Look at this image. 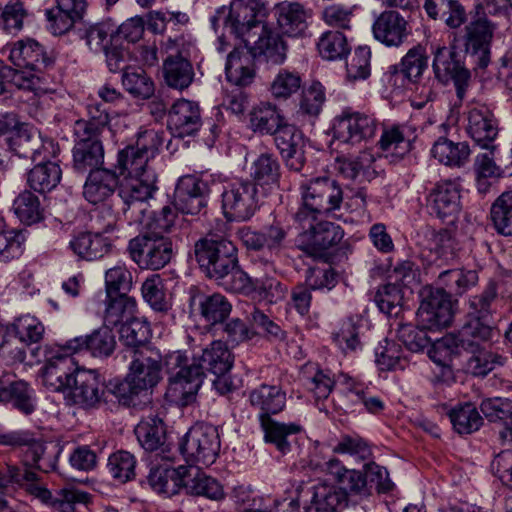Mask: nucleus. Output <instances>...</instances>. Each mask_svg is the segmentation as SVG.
Instances as JSON below:
<instances>
[{"label": "nucleus", "instance_id": "1", "mask_svg": "<svg viewBox=\"0 0 512 512\" xmlns=\"http://www.w3.org/2000/svg\"><path fill=\"white\" fill-rule=\"evenodd\" d=\"M234 356L227 344L221 340L212 341L194 356L191 363L181 351H174L165 357V367L169 375L167 395L175 402L186 406L195 400L202 385L205 371L215 376H224L232 368Z\"/></svg>", "mask_w": 512, "mask_h": 512}, {"label": "nucleus", "instance_id": "2", "mask_svg": "<svg viewBox=\"0 0 512 512\" xmlns=\"http://www.w3.org/2000/svg\"><path fill=\"white\" fill-rule=\"evenodd\" d=\"M194 256L205 275L226 291L249 288L248 274L238 262L237 248L227 238L208 235L195 242Z\"/></svg>", "mask_w": 512, "mask_h": 512}, {"label": "nucleus", "instance_id": "3", "mask_svg": "<svg viewBox=\"0 0 512 512\" xmlns=\"http://www.w3.org/2000/svg\"><path fill=\"white\" fill-rule=\"evenodd\" d=\"M250 126L256 133L274 135L286 167L295 172L301 171L306 160L302 134L286 122L275 105L262 102L254 107L250 112Z\"/></svg>", "mask_w": 512, "mask_h": 512}, {"label": "nucleus", "instance_id": "4", "mask_svg": "<svg viewBox=\"0 0 512 512\" xmlns=\"http://www.w3.org/2000/svg\"><path fill=\"white\" fill-rule=\"evenodd\" d=\"M299 193L301 206L294 215L299 224L315 221L318 216L340 210L344 200L341 186L327 176L303 180L299 185Z\"/></svg>", "mask_w": 512, "mask_h": 512}, {"label": "nucleus", "instance_id": "5", "mask_svg": "<svg viewBox=\"0 0 512 512\" xmlns=\"http://www.w3.org/2000/svg\"><path fill=\"white\" fill-rule=\"evenodd\" d=\"M287 52L288 44L284 37L265 25L254 38H245L244 45L234 46L226 56V64L242 60L279 64L286 60Z\"/></svg>", "mask_w": 512, "mask_h": 512}, {"label": "nucleus", "instance_id": "6", "mask_svg": "<svg viewBox=\"0 0 512 512\" xmlns=\"http://www.w3.org/2000/svg\"><path fill=\"white\" fill-rule=\"evenodd\" d=\"M106 127L107 117L104 114L100 115L96 122H75L73 168L77 172L95 171L103 164L104 148L100 136Z\"/></svg>", "mask_w": 512, "mask_h": 512}, {"label": "nucleus", "instance_id": "7", "mask_svg": "<svg viewBox=\"0 0 512 512\" xmlns=\"http://www.w3.org/2000/svg\"><path fill=\"white\" fill-rule=\"evenodd\" d=\"M265 8L259 0H233L228 12L222 7L211 17V24L217 30V23L224 20L226 28L237 38H254L256 32L263 29Z\"/></svg>", "mask_w": 512, "mask_h": 512}, {"label": "nucleus", "instance_id": "8", "mask_svg": "<svg viewBox=\"0 0 512 512\" xmlns=\"http://www.w3.org/2000/svg\"><path fill=\"white\" fill-rule=\"evenodd\" d=\"M157 177L154 171L142 176L125 177L119 186L118 195L123 201V214L129 223L144 224L148 210L147 201L157 190Z\"/></svg>", "mask_w": 512, "mask_h": 512}, {"label": "nucleus", "instance_id": "9", "mask_svg": "<svg viewBox=\"0 0 512 512\" xmlns=\"http://www.w3.org/2000/svg\"><path fill=\"white\" fill-rule=\"evenodd\" d=\"M178 451L190 466L213 464L220 451L217 429L211 425L193 426L179 442Z\"/></svg>", "mask_w": 512, "mask_h": 512}, {"label": "nucleus", "instance_id": "10", "mask_svg": "<svg viewBox=\"0 0 512 512\" xmlns=\"http://www.w3.org/2000/svg\"><path fill=\"white\" fill-rule=\"evenodd\" d=\"M127 250L141 269H161L170 262L173 255L171 240L157 231H147L132 238Z\"/></svg>", "mask_w": 512, "mask_h": 512}, {"label": "nucleus", "instance_id": "11", "mask_svg": "<svg viewBox=\"0 0 512 512\" xmlns=\"http://www.w3.org/2000/svg\"><path fill=\"white\" fill-rule=\"evenodd\" d=\"M222 209L229 221H248L260 207L256 183L235 180L223 186Z\"/></svg>", "mask_w": 512, "mask_h": 512}, {"label": "nucleus", "instance_id": "12", "mask_svg": "<svg viewBox=\"0 0 512 512\" xmlns=\"http://www.w3.org/2000/svg\"><path fill=\"white\" fill-rule=\"evenodd\" d=\"M304 229L298 235V247L307 255L316 259L329 257V250L337 246L344 237L343 229L329 221H314L300 224Z\"/></svg>", "mask_w": 512, "mask_h": 512}, {"label": "nucleus", "instance_id": "13", "mask_svg": "<svg viewBox=\"0 0 512 512\" xmlns=\"http://www.w3.org/2000/svg\"><path fill=\"white\" fill-rule=\"evenodd\" d=\"M376 120L367 114L345 109L333 124V137L341 143L356 145L374 137Z\"/></svg>", "mask_w": 512, "mask_h": 512}, {"label": "nucleus", "instance_id": "14", "mask_svg": "<svg viewBox=\"0 0 512 512\" xmlns=\"http://www.w3.org/2000/svg\"><path fill=\"white\" fill-rule=\"evenodd\" d=\"M453 318L452 301L444 289H431L423 298L418 311V325L439 330L450 325Z\"/></svg>", "mask_w": 512, "mask_h": 512}, {"label": "nucleus", "instance_id": "15", "mask_svg": "<svg viewBox=\"0 0 512 512\" xmlns=\"http://www.w3.org/2000/svg\"><path fill=\"white\" fill-rule=\"evenodd\" d=\"M243 245L254 251L266 250L270 256L279 255L285 247L288 235V227L281 221L274 220L261 231L251 227L240 228L237 232Z\"/></svg>", "mask_w": 512, "mask_h": 512}, {"label": "nucleus", "instance_id": "16", "mask_svg": "<svg viewBox=\"0 0 512 512\" xmlns=\"http://www.w3.org/2000/svg\"><path fill=\"white\" fill-rule=\"evenodd\" d=\"M70 391L73 403L86 410L98 409L107 402L106 388L95 370L79 369Z\"/></svg>", "mask_w": 512, "mask_h": 512}, {"label": "nucleus", "instance_id": "17", "mask_svg": "<svg viewBox=\"0 0 512 512\" xmlns=\"http://www.w3.org/2000/svg\"><path fill=\"white\" fill-rule=\"evenodd\" d=\"M210 192L207 181L194 175L183 176L175 189V207L182 214L198 215L206 208Z\"/></svg>", "mask_w": 512, "mask_h": 512}, {"label": "nucleus", "instance_id": "18", "mask_svg": "<svg viewBox=\"0 0 512 512\" xmlns=\"http://www.w3.org/2000/svg\"><path fill=\"white\" fill-rule=\"evenodd\" d=\"M189 307L193 315L200 316L210 325L223 323L232 310L231 303L224 295L207 294L196 286L189 289Z\"/></svg>", "mask_w": 512, "mask_h": 512}, {"label": "nucleus", "instance_id": "19", "mask_svg": "<svg viewBox=\"0 0 512 512\" xmlns=\"http://www.w3.org/2000/svg\"><path fill=\"white\" fill-rule=\"evenodd\" d=\"M11 145L16 155L29 158L33 162L56 157L59 148L51 139H43L32 129L19 128L11 138Z\"/></svg>", "mask_w": 512, "mask_h": 512}, {"label": "nucleus", "instance_id": "20", "mask_svg": "<svg viewBox=\"0 0 512 512\" xmlns=\"http://www.w3.org/2000/svg\"><path fill=\"white\" fill-rule=\"evenodd\" d=\"M129 373L132 383L140 387L143 391L153 388L161 378V359L162 356L156 349H146L140 354L128 357Z\"/></svg>", "mask_w": 512, "mask_h": 512}, {"label": "nucleus", "instance_id": "21", "mask_svg": "<svg viewBox=\"0 0 512 512\" xmlns=\"http://www.w3.org/2000/svg\"><path fill=\"white\" fill-rule=\"evenodd\" d=\"M467 41L465 44L468 62L472 64H489L490 45L493 38L494 26L487 18L472 21L466 27Z\"/></svg>", "mask_w": 512, "mask_h": 512}, {"label": "nucleus", "instance_id": "22", "mask_svg": "<svg viewBox=\"0 0 512 512\" xmlns=\"http://www.w3.org/2000/svg\"><path fill=\"white\" fill-rule=\"evenodd\" d=\"M303 504L309 512H338L347 507V493L336 486L320 483L306 487L303 491Z\"/></svg>", "mask_w": 512, "mask_h": 512}, {"label": "nucleus", "instance_id": "23", "mask_svg": "<svg viewBox=\"0 0 512 512\" xmlns=\"http://www.w3.org/2000/svg\"><path fill=\"white\" fill-rule=\"evenodd\" d=\"M135 435L146 451H157L164 460L172 461L174 459V454L167 444L166 429L162 419L147 417L141 420L135 427Z\"/></svg>", "mask_w": 512, "mask_h": 512}, {"label": "nucleus", "instance_id": "24", "mask_svg": "<svg viewBox=\"0 0 512 512\" xmlns=\"http://www.w3.org/2000/svg\"><path fill=\"white\" fill-rule=\"evenodd\" d=\"M202 125L198 103L179 99L168 112L167 126L177 137L190 136L196 133Z\"/></svg>", "mask_w": 512, "mask_h": 512}, {"label": "nucleus", "instance_id": "25", "mask_svg": "<svg viewBox=\"0 0 512 512\" xmlns=\"http://www.w3.org/2000/svg\"><path fill=\"white\" fill-rule=\"evenodd\" d=\"M48 78L36 66H0V94L5 90L6 84H12L18 89L33 91L34 93L47 92Z\"/></svg>", "mask_w": 512, "mask_h": 512}, {"label": "nucleus", "instance_id": "26", "mask_svg": "<svg viewBox=\"0 0 512 512\" xmlns=\"http://www.w3.org/2000/svg\"><path fill=\"white\" fill-rule=\"evenodd\" d=\"M115 347V335L112 329L105 324L94 330L90 335L75 337L64 345L67 354H73L86 349L92 356L99 358L110 356L114 352Z\"/></svg>", "mask_w": 512, "mask_h": 512}, {"label": "nucleus", "instance_id": "27", "mask_svg": "<svg viewBox=\"0 0 512 512\" xmlns=\"http://www.w3.org/2000/svg\"><path fill=\"white\" fill-rule=\"evenodd\" d=\"M79 369V367L75 366L74 360L70 356H54L43 367V383L54 392L70 390Z\"/></svg>", "mask_w": 512, "mask_h": 512}, {"label": "nucleus", "instance_id": "28", "mask_svg": "<svg viewBox=\"0 0 512 512\" xmlns=\"http://www.w3.org/2000/svg\"><path fill=\"white\" fill-rule=\"evenodd\" d=\"M428 205L431 213L443 220L451 218L450 221L452 222L460 212L458 185L451 180L437 183L429 193Z\"/></svg>", "mask_w": 512, "mask_h": 512}, {"label": "nucleus", "instance_id": "29", "mask_svg": "<svg viewBox=\"0 0 512 512\" xmlns=\"http://www.w3.org/2000/svg\"><path fill=\"white\" fill-rule=\"evenodd\" d=\"M467 132L482 148L493 149L498 128L493 114L485 106L473 107L468 112Z\"/></svg>", "mask_w": 512, "mask_h": 512}, {"label": "nucleus", "instance_id": "30", "mask_svg": "<svg viewBox=\"0 0 512 512\" xmlns=\"http://www.w3.org/2000/svg\"><path fill=\"white\" fill-rule=\"evenodd\" d=\"M150 326L140 318L135 317L130 321L123 323L119 330V340L125 347L123 357L128 358L146 349H153L149 343Z\"/></svg>", "mask_w": 512, "mask_h": 512}, {"label": "nucleus", "instance_id": "31", "mask_svg": "<svg viewBox=\"0 0 512 512\" xmlns=\"http://www.w3.org/2000/svg\"><path fill=\"white\" fill-rule=\"evenodd\" d=\"M0 403L10 404L24 415L32 414L37 405L34 389L24 380H16L9 383L1 381Z\"/></svg>", "mask_w": 512, "mask_h": 512}, {"label": "nucleus", "instance_id": "32", "mask_svg": "<svg viewBox=\"0 0 512 512\" xmlns=\"http://www.w3.org/2000/svg\"><path fill=\"white\" fill-rule=\"evenodd\" d=\"M406 20L396 11L382 12L373 24L374 37L387 46H398L403 42L407 31Z\"/></svg>", "mask_w": 512, "mask_h": 512}, {"label": "nucleus", "instance_id": "33", "mask_svg": "<svg viewBox=\"0 0 512 512\" xmlns=\"http://www.w3.org/2000/svg\"><path fill=\"white\" fill-rule=\"evenodd\" d=\"M251 405L260 411L259 421L281 412L286 405V393L276 385L262 384L250 392Z\"/></svg>", "mask_w": 512, "mask_h": 512}, {"label": "nucleus", "instance_id": "34", "mask_svg": "<svg viewBox=\"0 0 512 512\" xmlns=\"http://www.w3.org/2000/svg\"><path fill=\"white\" fill-rule=\"evenodd\" d=\"M491 336V326L479 318L472 317L455 335L454 344L466 352H476L486 347Z\"/></svg>", "mask_w": 512, "mask_h": 512}, {"label": "nucleus", "instance_id": "35", "mask_svg": "<svg viewBox=\"0 0 512 512\" xmlns=\"http://www.w3.org/2000/svg\"><path fill=\"white\" fill-rule=\"evenodd\" d=\"M118 186L117 175L107 169L91 171L83 187L84 198L98 204L110 197Z\"/></svg>", "mask_w": 512, "mask_h": 512}, {"label": "nucleus", "instance_id": "36", "mask_svg": "<svg viewBox=\"0 0 512 512\" xmlns=\"http://www.w3.org/2000/svg\"><path fill=\"white\" fill-rule=\"evenodd\" d=\"M184 490L193 496H203L213 501L225 498L222 484L215 478L200 472L199 469L184 471Z\"/></svg>", "mask_w": 512, "mask_h": 512}, {"label": "nucleus", "instance_id": "37", "mask_svg": "<svg viewBox=\"0 0 512 512\" xmlns=\"http://www.w3.org/2000/svg\"><path fill=\"white\" fill-rule=\"evenodd\" d=\"M479 281L478 272L472 269H448L442 271L437 278L439 289H444L448 297H459L465 294Z\"/></svg>", "mask_w": 512, "mask_h": 512}, {"label": "nucleus", "instance_id": "38", "mask_svg": "<svg viewBox=\"0 0 512 512\" xmlns=\"http://www.w3.org/2000/svg\"><path fill=\"white\" fill-rule=\"evenodd\" d=\"M69 247L80 259L93 261L106 255L111 244L99 233L80 232L70 240Z\"/></svg>", "mask_w": 512, "mask_h": 512}, {"label": "nucleus", "instance_id": "39", "mask_svg": "<svg viewBox=\"0 0 512 512\" xmlns=\"http://www.w3.org/2000/svg\"><path fill=\"white\" fill-rule=\"evenodd\" d=\"M264 433V441L272 444L282 455L291 451L289 437L301 431V427L295 423H282L272 418H264L260 421Z\"/></svg>", "mask_w": 512, "mask_h": 512}, {"label": "nucleus", "instance_id": "40", "mask_svg": "<svg viewBox=\"0 0 512 512\" xmlns=\"http://www.w3.org/2000/svg\"><path fill=\"white\" fill-rule=\"evenodd\" d=\"M13 64H51L59 60L58 52L50 50L47 52L39 43L34 40L18 41L11 48L8 56Z\"/></svg>", "mask_w": 512, "mask_h": 512}, {"label": "nucleus", "instance_id": "41", "mask_svg": "<svg viewBox=\"0 0 512 512\" xmlns=\"http://www.w3.org/2000/svg\"><path fill=\"white\" fill-rule=\"evenodd\" d=\"M37 162L28 172L27 183L36 192H50L60 183L62 170L57 163L52 162L50 159Z\"/></svg>", "mask_w": 512, "mask_h": 512}, {"label": "nucleus", "instance_id": "42", "mask_svg": "<svg viewBox=\"0 0 512 512\" xmlns=\"http://www.w3.org/2000/svg\"><path fill=\"white\" fill-rule=\"evenodd\" d=\"M431 154L443 165L461 167L468 161L470 148L465 142H453L445 137H440L433 144Z\"/></svg>", "mask_w": 512, "mask_h": 512}, {"label": "nucleus", "instance_id": "43", "mask_svg": "<svg viewBox=\"0 0 512 512\" xmlns=\"http://www.w3.org/2000/svg\"><path fill=\"white\" fill-rule=\"evenodd\" d=\"M150 158L137 146L128 145L118 152L117 168L125 177L142 176L148 171H154L149 167Z\"/></svg>", "mask_w": 512, "mask_h": 512}, {"label": "nucleus", "instance_id": "44", "mask_svg": "<svg viewBox=\"0 0 512 512\" xmlns=\"http://www.w3.org/2000/svg\"><path fill=\"white\" fill-rule=\"evenodd\" d=\"M276 13L278 25L283 33L296 36L305 29V12L299 3H279L276 6Z\"/></svg>", "mask_w": 512, "mask_h": 512}, {"label": "nucleus", "instance_id": "45", "mask_svg": "<svg viewBox=\"0 0 512 512\" xmlns=\"http://www.w3.org/2000/svg\"><path fill=\"white\" fill-rule=\"evenodd\" d=\"M250 175L259 185L277 184L280 179V163L271 153L260 154L252 163Z\"/></svg>", "mask_w": 512, "mask_h": 512}, {"label": "nucleus", "instance_id": "46", "mask_svg": "<svg viewBox=\"0 0 512 512\" xmlns=\"http://www.w3.org/2000/svg\"><path fill=\"white\" fill-rule=\"evenodd\" d=\"M122 84L130 94L143 99L150 98L155 91L153 81L142 66H126Z\"/></svg>", "mask_w": 512, "mask_h": 512}, {"label": "nucleus", "instance_id": "47", "mask_svg": "<svg viewBox=\"0 0 512 512\" xmlns=\"http://www.w3.org/2000/svg\"><path fill=\"white\" fill-rule=\"evenodd\" d=\"M435 77L443 85L453 84L460 102L471 80V73L465 66H433Z\"/></svg>", "mask_w": 512, "mask_h": 512}, {"label": "nucleus", "instance_id": "48", "mask_svg": "<svg viewBox=\"0 0 512 512\" xmlns=\"http://www.w3.org/2000/svg\"><path fill=\"white\" fill-rule=\"evenodd\" d=\"M491 221L503 236H512V191L502 193L492 204Z\"/></svg>", "mask_w": 512, "mask_h": 512}, {"label": "nucleus", "instance_id": "49", "mask_svg": "<svg viewBox=\"0 0 512 512\" xmlns=\"http://www.w3.org/2000/svg\"><path fill=\"white\" fill-rule=\"evenodd\" d=\"M136 312V301L127 295H118L111 299L104 315V324L109 326H117L131 319H134Z\"/></svg>", "mask_w": 512, "mask_h": 512}, {"label": "nucleus", "instance_id": "50", "mask_svg": "<svg viewBox=\"0 0 512 512\" xmlns=\"http://www.w3.org/2000/svg\"><path fill=\"white\" fill-rule=\"evenodd\" d=\"M449 418L453 428L459 434H471L477 431L483 423L477 408L471 403L452 409Z\"/></svg>", "mask_w": 512, "mask_h": 512}, {"label": "nucleus", "instance_id": "51", "mask_svg": "<svg viewBox=\"0 0 512 512\" xmlns=\"http://www.w3.org/2000/svg\"><path fill=\"white\" fill-rule=\"evenodd\" d=\"M317 48L324 60L336 61L344 59L349 48L346 37L338 31H327L320 37Z\"/></svg>", "mask_w": 512, "mask_h": 512}, {"label": "nucleus", "instance_id": "52", "mask_svg": "<svg viewBox=\"0 0 512 512\" xmlns=\"http://www.w3.org/2000/svg\"><path fill=\"white\" fill-rule=\"evenodd\" d=\"M142 295L145 301L158 312L166 313L171 309L170 298L164 291V282L160 275L147 278L142 284Z\"/></svg>", "mask_w": 512, "mask_h": 512}, {"label": "nucleus", "instance_id": "53", "mask_svg": "<svg viewBox=\"0 0 512 512\" xmlns=\"http://www.w3.org/2000/svg\"><path fill=\"white\" fill-rule=\"evenodd\" d=\"M43 324L34 316L24 315L15 320L10 331L25 345L38 344L44 335Z\"/></svg>", "mask_w": 512, "mask_h": 512}, {"label": "nucleus", "instance_id": "54", "mask_svg": "<svg viewBox=\"0 0 512 512\" xmlns=\"http://www.w3.org/2000/svg\"><path fill=\"white\" fill-rule=\"evenodd\" d=\"M136 458L128 451L119 450L108 458L110 475L119 483H126L135 477Z\"/></svg>", "mask_w": 512, "mask_h": 512}, {"label": "nucleus", "instance_id": "55", "mask_svg": "<svg viewBox=\"0 0 512 512\" xmlns=\"http://www.w3.org/2000/svg\"><path fill=\"white\" fill-rule=\"evenodd\" d=\"M374 301L381 312L388 316H398L402 310L403 294L400 285L388 283L378 288Z\"/></svg>", "mask_w": 512, "mask_h": 512}, {"label": "nucleus", "instance_id": "56", "mask_svg": "<svg viewBox=\"0 0 512 512\" xmlns=\"http://www.w3.org/2000/svg\"><path fill=\"white\" fill-rule=\"evenodd\" d=\"M13 209L20 221L28 225L37 223L43 218L39 199L30 191H23L16 197Z\"/></svg>", "mask_w": 512, "mask_h": 512}, {"label": "nucleus", "instance_id": "57", "mask_svg": "<svg viewBox=\"0 0 512 512\" xmlns=\"http://www.w3.org/2000/svg\"><path fill=\"white\" fill-rule=\"evenodd\" d=\"M498 299V283L490 280L483 291L469 300L470 314L474 318L484 321L494 310V304Z\"/></svg>", "mask_w": 512, "mask_h": 512}, {"label": "nucleus", "instance_id": "58", "mask_svg": "<svg viewBox=\"0 0 512 512\" xmlns=\"http://www.w3.org/2000/svg\"><path fill=\"white\" fill-rule=\"evenodd\" d=\"M19 474V481H14L13 484L24 487L31 495L53 508L55 495L40 483L39 475L27 465L19 468Z\"/></svg>", "mask_w": 512, "mask_h": 512}, {"label": "nucleus", "instance_id": "59", "mask_svg": "<svg viewBox=\"0 0 512 512\" xmlns=\"http://www.w3.org/2000/svg\"><path fill=\"white\" fill-rule=\"evenodd\" d=\"M28 12L20 0H10L0 10V28L8 33H16L23 27V21Z\"/></svg>", "mask_w": 512, "mask_h": 512}, {"label": "nucleus", "instance_id": "60", "mask_svg": "<svg viewBox=\"0 0 512 512\" xmlns=\"http://www.w3.org/2000/svg\"><path fill=\"white\" fill-rule=\"evenodd\" d=\"M428 329L421 325L418 327L412 324H400L397 329L398 339L412 352H419L431 344V339L427 335Z\"/></svg>", "mask_w": 512, "mask_h": 512}, {"label": "nucleus", "instance_id": "61", "mask_svg": "<svg viewBox=\"0 0 512 512\" xmlns=\"http://www.w3.org/2000/svg\"><path fill=\"white\" fill-rule=\"evenodd\" d=\"M375 158L369 151H362L355 158H347L339 161V171L342 175L349 179L357 178L361 173L370 175V170L375 172L373 164Z\"/></svg>", "mask_w": 512, "mask_h": 512}, {"label": "nucleus", "instance_id": "62", "mask_svg": "<svg viewBox=\"0 0 512 512\" xmlns=\"http://www.w3.org/2000/svg\"><path fill=\"white\" fill-rule=\"evenodd\" d=\"M25 236L16 229L0 231V262H8L18 258L23 253Z\"/></svg>", "mask_w": 512, "mask_h": 512}, {"label": "nucleus", "instance_id": "63", "mask_svg": "<svg viewBox=\"0 0 512 512\" xmlns=\"http://www.w3.org/2000/svg\"><path fill=\"white\" fill-rule=\"evenodd\" d=\"M469 353L471 355L466 361V370L474 376H485L500 364L501 357L488 351L486 347Z\"/></svg>", "mask_w": 512, "mask_h": 512}, {"label": "nucleus", "instance_id": "64", "mask_svg": "<svg viewBox=\"0 0 512 512\" xmlns=\"http://www.w3.org/2000/svg\"><path fill=\"white\" fill-rule=\"evenodd\" d=\"M380 148L391 156L400 159L411 150V142L398 128L383 132L379 141Z\"/></svg>", "mask_w": 512, "mask_h": 512}]
</instances>
